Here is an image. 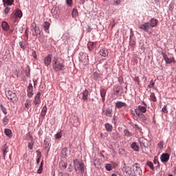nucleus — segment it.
Returning <instances> with one entry per match:
<instances>
[{"label":"nucleus","instance_id":"1","mask_svg":"<svg viewBox=\"0 0 176 176\" xmlns=\"http://www.w3.org/2000/svg\"><path fill=\"white\" fill-rule=\"evenodd\" d=\"M132 176H142V170H141V165L138 163L134 164L132 167Z\"/></svg>","mask_w":176,"mask_h":176},{"label":"nucleus","instance_id":"2","mask_svg":"<svg viewBox=\"0 0 176 176\" xmlns=\"http://www.w3.org/2000/svg\"><path fill=\"white\" fill-rule=\"evenodd\" d=\"M6 96L11 102H16L17 101V95L12 91H6Z\"/></svg>","mask_w":176,"mask_h":176},{"label":"nucleus","instance_id":"3","mask_svg":"<svg viewBox=\"0 0 176 176\" xmlns=\"http://www.w3.org/2000/svg\"><path fill=\"white\" fill-rule=\"evenodd\" d=\"M147 109L146 107L139 105L138 107L135 109V112L136 115H140L141 113H146Z\"/></svg>","mask_w":176,"mask_h":176},{"label":"nucleus","instance_id":"4","mask_svg":"<svg viewBox=\"0 0 176 176\" xmlns=\"http://www.w3.org/2000/svg\"><path fill=\"white\" fill-rule=\"evenodd\" d=\"M139 28L142 30V31H144V32H149V30H151V25L149 24V22H146L140 25Z\"/></svg>","mask_w":176,"mask_h":176},{"label":"nucleus","instance_id":"5","mask_svg":"<svg viewBox=\"0 0 176 176\" xmlns=\"http://www.w3.org/2000/svg\"><path fill=\"white\" fill-rule=\"evenodd\" d=\"M12 19H21L23 17V12L21 10L16 9L14 13L11 14Z\"/></svg>","mask_w":176,"mask_h":176},{"label":"nucleus","instance_id":"6","mask_svg":"<svg viewBox=\"0 0 176 176\" xmlns=\"http://www.w3.org/2000/svg\"><path fill=\"white\" fill-rule=\"evenodd\" d=\"M27 96L29 98H32V96H34V87H32V83H29L27 89Z\"/></svg>","mask_w":176,"mask_h":176},{"label":"nucleus","instance_id":"7","mask_svg":"<svg viewBox=\"0 0 176 176\" xmlns=\"http://www.w3.org/2000/svg\"><path fill=\"white\" fill-rule=\"evenodd\" d=\"M122 171L125 173L126 176H133V169L129 166H123Z\"/></svg>","mask_w":176,"mask_h":176},{"label":"nucleus","instance_id":"8","mask_svg":"<svg viewBox=\"0 0 176 176\" xmlns=\"http://www.w3.org/2000/svg\"><path fill=\"white\" fill-rule=\"evenodd\" d=\"M64 67H65V65L63 63H56V65H54V66H52L53 69H54V71H56V72H60V71H62L63 68H64Z\"/></svg>","mask_w":176,"mask_h":176},{"label":"nucleus","instance_id":"9","mask_svg":"<svg viewBox=\"0 0 176 176\" xmlns=\"http://www.w3.org/2000/svg\"><path fill=\"white\" fill-rule=\"evenodd\" d=\"M138 141L142 149H145V148H146V142H148V140L144 138H140L138 139Z\"/></svg>","mask_w":176,"mask_h":176},{"label":"nucleus","instance_id":"10","mask_svg":"<svg viewBox=\"0 0 176 176\" xmlns=\"http://www.w3.org/2000/svg\"><path fill=\"white\" fill-rule=\"evenodd\" d=\"M41 102V93L38 91L36 96L34 97V100L33 101L34 105H39Z\"/></svg>","mask_w":176,"mask_h":176},{"label":"nucleus","instance_id":"11","mask_svg":"<svg viewBox=\"0 0 176 176\" xmlns=\"http://www.w3.org/2000/svg\"><path fill=\"white\" fill-rule=\"evenodd\" d=\"M160 159L162 163H167V162L170 160V155H168V153H163L161 155Z\"/></svg>","mask_w":176,"mask_h":176},{"label":"nucleus","instance_id":"12","mask_svg":"<svg viewBox=\"0 0 176 176\" xmlns=\"http://www.w3.org/2000/svg\"><path fill=\"white\" fill-rule=\"evenodd\" d=\"M44 64L45 67H49L50 64H52V55L48 54L45 58H44Z\"/></svg>","mask_w":176,"mask_h":176},{"label":"nucleus","instance_id":"13","mask_svg":"<svg viewBox=\"0 0 176 176\" xmlns=\"http://www.w3.org/2000/svg\"><path fill=\"white\" fill-rule=\"evenodd\" d=\"M112 112L113 110L112 108L111 107L107 108L104 110H103V114L105 116H108L109 118H112Z\"/></svg>","mask_w":176,"mask_h":176},{"label":"nucleus","instance_id":"14","mask_svg":"<svg viewBox=\"0 0 176 176\" xmlns=\"http://www.w3.org/2000/svg\"><path fill=\"white\" fill-rule=\"evenodd\" d=\"M80 60L84 65L89 64V56L86 54L81 56Z\"/></svg>","mask_w":176,"mask_h":176},{"label":"nucleus","instance_id":"15","mask_svg":"<svg viewBox=\"0 0 176 176\" xmlns=\"http://www.w3.org/2000/svg\"><path fill=\"white\" fill-rule=\"evenodd\" d=\"M162 56L166 64H171V63H173V58H168V56H167V54L166 53L162 52Z\"/></svg>","mask_w":176,"mask_h":176},{"label":"nucleus","instance_id":"16","mask_svg":"<svg viewBox=\"0 0 176 176\" xmlns=\"http://www.w3.org/2000/svg\"><path fill=\"white\" fill-rule=\"evenodd\" d=\"M97 42H91L89 41L87 43V47L89 49V52H91V50H93L94 49H95L96 46H97Z\"/></svg>","mask_w":176,"mask_h":176},{"label":"nucleus","instance_id":"17","mask_svg":"<svg viewBox=\"0 0 176 176\" xmlns=\"http://www.w3.org/2000/svg\"><path fill=\"white\" fill-rule=\"evenodd\" d=\"M159 23V21L155 18H153L150 20V28L151 27H156L157 25V23Z\"/></svg>","mask_w":176,"mask_h":176},{"label":"nucleus","instance_id":"18","mask_svg":"<svg viewBox=\"0 0 176 176\" xmlns=\"http://www.w3.org/2000/svg\"><path fill=\"white\" fill-rule=\"evenodd\" d=\"M126 107H127V104L122 101H118L116 103V108H126Z\"/></svg>","mask_w":176,"mask_h":176},{"label":"nucleus","instance_id":"19","mask_svg":"<svg viewBox=\"0 0 176 176\" xmlns=\"http://www.w3.org/2000/svg\"><path fill=\"white\" fill-rule=\"evenodd\" d=\"M1 151L3 153V157L5 159V157H6V155L8 153V152H9V147H8L7 144H4L2 148H1Z\"/></svg>","mask_w":176,"mask_h":176},{"label":"nucleus","instance_id":"20","mask_svg":"<svg viewBox=\"0 0 176 176\" xmlns=\"http://www.w3.org/2000/svg\"><path fill=\"white\" fill-rule=\"evenodd\" d=\"M87 97H89V90L85 89L82 93V100H83L84 101H87Z\"/></svg>","mask_w":176,"mask_h":176},{"label":"nucleus","instance_id":"21","mask_svg":"<svg viewBox=\"0 0 176 176\" xmlns=\"http://www.w3.org/2000/svg\"><path fill=\"white\" fill-rule=\"evenodd\" d=\"M100 91L102 101H105V96H107V89L102 88L100 89Z\"/></svg>","mask_w":176,"mask_h":176},{"label":"nucleus","instance_id":"22","mask_svg":"<svg viewBox=\"0 0 176 176\" xmlns=\"http://www.w3.org/2000/svg\"><path fill=\"white\" fill-rule=\"evenodd\" d=\"M99 54L102 57H107L108 56V50H107L105 48H102L100 50Z\"/></svg>","mask_w":176,"mask_h":176},{"label":"nucleus","instance_id":"23","mask_svg":"<svg viewBox=\"0 0 176 176\" xmlns=\"http://www.w3.org/2000/svg\"><path fill=\"white\" fill-rule=\"evenodd\" d=\"M3 6L5 8V9H4V14H9L10 13V8H9L8 6H12V5L6 4L5 6V3H3Z\"/></svg>","mask_w":176,"mask_h":176},{"label":"nucleus","instance_id":"24","mask_svg":"<svg viewBox=\"0 0 176 176\" xmlns=\"http://www.w3.org/2000/svg\"><path fill=\"white\" fill-rule=\"evenodd\" d=\"M1 28L3 31H9V24H8V22L6 21L2 22Z\"/></svg>","mask_w":176,"mask_h":176},{"label":"nucleus","instance_id":"25","mask_svg":"<svg viewBox=\"0 0 176 176\" xmlns=\"http://www.w3.org/2000/svg\"><path fill=\"white\" fill-rule=\"evenodd\" d=\"M131 148L135 151V152H140V146L137 145L136 142H133L131 144Z\"/></svg>","mask_w":176,"mask_h":176},{"label":"nucleus","instance_id":"26","mask_svg":"<svg viewBox=\"0 0 176 176\" xmlns=\"http://www.w3.org/2000/svg\"><path fill=\"white\" fill-rule=\"evenodd\" d=\"M43 28L44 31H49V28H50V23L47 21L44 22Z\"/></svg>","mask_w":176,"mask_h":176},{"label":"nucleus","instance_id":"27","mask_svg":"<svg viewBox=\"0 0 176 176\" xmlns=\"http://www.w3.org/2000/svg\"><path fill=\"white\" fill-rule=\"evenodd\" d=\"M104 127H105L107 131H108L109 133H111V131H112L113 126L111 124L106 123L104 124Z\"/></svg>","mask_w":176,"mask_h":176},{"label":"nucleus","instance_id":"28","mask_svg":"<svg viewBox=\"0 0 176 176\" xmlns=\"http://www.w3.org/2000/svg\"><path fill=\"white\" fill-rule=\"evenodd\" d=\"M80 165V162H79V160H74V167L76 170V171L79 168V166Z\"/></svg>","mask_w":176,"mask_h":176},{"label":"nucleus","instance_id":"29","mask_svg":"<svg viewBox=\"0 0 176 176\" xmlns=\"http://www.w3.org/2000/svg\"><path fill=\"white\" fill-rule=\"evenodd\" d=\"M3 2L4 3V6H6V5H13L14 0H3Z\"/></svg>","mask_w":176,"mask_h":176},{"label":"nucleus","instance_id":"30","mask_svg":"<svg viewBox=\"0 0 176 176\" xmlns=\"http://www.w3.org/2000/svg\"><path fill=\"white\" fill-rule=\"evenodd\" d=\"M31 100L30 99H27L25 102V108H27V109H30V107H31Z\"/></svg>","mask_w":176,"mask_h":176},{"label":"nucleus","instance_id":"31","mask_svg":"<svg viewBox=\"0 0 176 176\" xmlns=\"http://www.w3.org/2000/svg\"><path fill=\"white\" fill-rule=\"evenodd\" d=\"M72 16L74 19L78 17V10H76V8L73 9Z\"/></svg>","mask_w":176,"mask_h":176},{"label":"nucleus","instance_id":"32","mask_svg":"<svg viewBox=\"0 0 176 176\" xmlns=\"http://www.w3.org/2000/svg\"><path fill=\"white\" fill-rule=\"evenodd\" d=\"M0 108L4 115H8V110L6 109V107L3 106V104H0Z\"/></svg>","mask_w":176,"mask_h":176},{"label":"nucleus","instance_id":"33","mask_svg":"<svg viewBox=\"0 0 176 176\" xmlns=\"http://www.w3.org/2000/svg\"><path fill=\"white\" fill-rule=\"evenodd\" d=\"M137 116L141 119V120H142V122H145V120H146V117L143 113L137 114Z\"/></svg>","mask_w":176,"mask_h":176},{"label":"nucleus","instance_id":"34","mask_svg":"<svg viewBox=\"0 0 176 176\" xmlns=\"http://www.w3.org/2000/svg\"><path fill=\"white\" fill-rule=\"evenodd\" d=\"M4 133L8 137H12V131L10 129H6Z\"/></svg>","mask_w":176,"mask_h":176},{"label":"nucleus","instance_id":"35","mask_svg":"<svg viewBox=\"0 0 176 176\" xmlns=\"http://www.w3.org/2000/svg\"><path fill=\"white\" fill-rule=\"evenodd\" d=\"M150 97H151V101H153V102H156V101H157V99L156 98V96H155V93H151Z\"/></svg>","mask_w":176,"mask_h":176},{"label":"nucleus","instance_id":"36","mask_svg":"<svg viewBox=\"0 0 176 176\" xmlns=\"http://www.w3.org/2000/svg\"><path fill=\"white\" fill-rule=\"evenodd\" d=\"M78 168L80 170L81 173H85V164L80 162Z\"/></svg>","mask_w":176,"mask_h":176},{"label":"nucleus","instance_id":"37","mask_svg":"<svg viewBox=\"0 0 176 176\" xmlns=\"http://www.w3.org/2000/svg\"><path fill=\"white\" fill-rule=\"evenodd\" d=\"M43 170V162L41 163L39 168L37 170L38 174H42V170Z\"/></svg>","mask_w":176,"mask_h":176},{"label":"nucleus","instance_id":"38","mask_svg":"<svg viewBox=\"0 0 176 176\" xmlns=\"http://www.w3.org/2000/svg\"><path fill=\"white\" fill-rule=\"evenodd\" d=\"M115 94H119L120 92V86L117 85L114 87Z\"/></svg>","mask_w":176,"mask_h":176},{"label":"nucleus","instance_id":"39","mask_svg":"<svg viewBox=\"0 0 176 176\" xmlns=\"http://www.w3.org/2000/svg\"><path fill=\"white\" fill-rule=\"evenodd\" d=\"M146 164L151 170H155V166H153V163H152V162L148 161Z\"/></svg>","mask_w":176,"mask_h":176},{"label":"nucleus","instance_id":"40","mask_svg":"<svg viewBox=\"0 0 176 176\" xmlns=\"http://www.w3.org/2000/svg\"><path fill=\"white\" fill-rule=\"evenodd\" d=\"M153 163H154V164H157V166L158 167L160 166V164L159 163V160H158L157 157H156V156L154 157Z\"/></svg>","mask_w":176,"mask_h":176},{"label":"nucleus","instance_id":"41","mask_svg":"<svg viewBox=\"0 0 176 176\" xmlns=\"http://www.w3.org/2000/svg\"><path fill=\"white\" fill-rule=\"evenodd\" d=\"M124 133L125 137H131V133L127 129L124 130Z\"/></svg>","mask_w":176,"mask_h":176},{"label":"nucleus","instance_id":"42","mask_svg":"<svg viewBox=\"0 0 176 176\" xmlns=\"http://www.w3.org/2000/svg\"><path fill=\"white\" fill-rule=\"evenodd\" d=\"M19 46L21 49H23V50H25V49L27 48L25 47V43H24V42L23 41L19 42Z\"/></svg>","mask_w":176,"mask_h":176},{"label":"nucleus","instance_id":"43","mask_svg":"<svg viewBox=\"0 0 176 176\" xmlns=\"http://www.w3.org/2000/svg\"><path fill=\"white\" fill-rule=\"evenodd\" d=\"M34 32L36 34V35L38 36V35H39V34H41V30H39V28H36V26H35L34 28Z\"/></svg>","mask_w":176,"mask_h":176},{"label":"nucleus","instance_id":"44","mask_svg":"<svg viewBox=\"0 0 176 176\" xmlns=\"http://www.w3.org/2000/svg\"><path fill=\"white\" fill-rule=\"evenodd\" d=\"M62 155L63 156H68V150L67 148L62 149Z\"/></svg>","mask_w":176,"mask_h":176},{"label":"nucleus","instance_id":"45","mask_svg":"<svg viewBox=\"0 0 176 176\" xmlns=\"http://www.w3.org/2000/svg\"><path fill=\"white\" fill-rule=\"evenodd\" d=\"M3 123L4 126H6V124H8V123H9V119H8V117L5 116L3 118Z\"/></svg>","mask_w":176,"mask_h":176},{"label":"nucleus","instance_id":"46","mask_svg":"<svg viewBox=\"0 0 176 176\" xmlns=\"http://www.w3.org/2000/svg\"><path fill=\"white\" fill-rule=\"evenodd\" d=\"M105 168L107 171H111V170H112V165L111 164H107L105 166Z\"/></svg>","mask_w":176,"mask_h":176},{"label":"nucleus","instance_id":"47","mask_svg":"<svg viewBox=\"0 0 176 176\" xmlns=\"http://www.w3.org/2000/svg\"><path fill=\"white\" fill-rule=\"evenodd\" d=\"M155 86V82H153V80H151L150 81L149 85H148V87H149L150 89H152V87H153Z\"/></svg>","mask_w":176,"mask_h":176},{"label":"nucleus","instance_id":"48","mask_svg":"<svg viewBox=\"0 0 176 176\" xmlns=\"http://www.w3.org/2000/svg\"><path fill=\"white\" fill-rule=\"evenodd\" d=\"M61 137H63V133H61V132L58 133L55 135V138H56V140L61 138Z\"/></svg>","mask_w":176,"mask_h":176},{"label":"nucleus","instance_id":"49","mask_svg":"<svg viewBox=\"0 0 176 176\" xmlns=\"http://www.w3.org/2000/svg\"><path fill=\"white\" fill-rule=\"evenodd\" d=\"M119 154L121 155H125L126 151H124V149L123 148H119L118 150Z\"/></svg>","mask_w":176,"mask_h":176},{"label":"nucleus","instance_id":"50","mask_svg":"<svg viewBox=\"0 0 176 176\" xmlns=\"http://www.w3.org/2000/svg\"><path fill=\"white\" fill-rule=\"evenodd\" d=\"M41 156H42V155L41 154V153H38V155H37V159H36V163L37 164H39Z\"/></svg>","mask_w":176,"mask_h":176},{"label":"nucleus","instance_id":"51","mask_svg":"<svg viewBox=\"0 0 176 176\" xmlns=\"http://www.w3.org/2000/svg\"><path fill=\"white\" fill-rule=\"evenodd\" d=\"M58 60V58L57 57H54V60H53V63H52V67H54V65L58 64V63H57V60Z\"/></svg>","mask_w":176,"mask_h":176},{"label":"nucleus","instance_id":"52","mask_svg":"<svg viewBox=\"0 0 176 176\" xmlns=\"http://www.w3.org/2000/svg\"><path fill=\"white\" fill-rule=\"evenodd\" d=\"M74 122L75 123H76V126H79V124H80V122H79V118L78 117L74 119Z\"/></svg>","mask_w":176,"mask_h":176},{"label":"nucleus","instance_id":"53","mask_svg":"<svg viewBox=\"0 0 176 176\" xmlns=\"http://www.w3.org/2000/svg\"><path fill=\"white\" fill-rule=\"evenodd\" d=\"M162 112H164V113H168V111L167 110V106H164L162 108Z\"/></svg>","mask_w":176,"mask_h":176},{"label":"nucleus","instance_id":"54","mask_svg":"<svg viewBox=\"0 0 176 176\" xmlns=\"http://www.w3.org/2000/svg\"><path fill=\"white\" fill-rule=\"evenodd\" d=\"M133 80H135V82H137L138 85H140V78L138 76H136L133 78Z\"/></svg>","mask_w":176,"mask_h":176},{"label":"nucleus","instance_id":"55","mask_svg":"<svg viewBox=\"0 0 176 176\" xmlns=\"http://www.w3.org/2000/svg\"><path fill=\"white\" fill-rule=\"evenodd\" d=\"M100 78V74L98 73H94V79H98Z\"/></svg>","mask_w":176,"mask_h":176},{"label":"nucleus","instance_id":"56","mask_svg":"<svg viewBox=\"0 0 176 176\" xmlns=\"http://www.w3.org/2000/svg\"><path fill=\"white\" fill-rule=\"evenodd\" d=\"M158 147L160 148V149H163V142L161 141L158 143Z\"/></svg>","mask_w":176,"mask_h":176},{"label":"nucleus","instance_id":"57","mask_svg":"<svg viewBox=\"0 0 176 176\" xmlns=\"http://www.w3.org/2000/svg\"><path fill=\"white\" fill-rule=\"evenodd\" d=\"M120 3H122V0H116L115 2H114V5H120Z\"/></svg>","mask_w":176,"mask_h":176},{"label":"nucleus","instance_id":"58","mask_svg":"<svg viewBox=\"0 0 176 176\" xmlns=\"http://www.w3.org/2000/svg\"><path fill=\"white\" fill-rule=\"evenodd\" d=\"M119 83H123V77L120 76L118 78Z\"/></svg>","mask_w":176,"mask_h":176},{"label":"nucleus","instance_id":"59","mask_svg":"<svg viewBox=\"0 0 176 176\" xmlns=\"http://www.w3.org/2000/svg\"><path fill=\"white\" fill-rule=\"evenodd\" d=\"M42 111H43V112H45V113L47 112V107H46V105H45V106L43 107Z\"/></svg>","mask_w":176,"mask_h":176},{"label":"nucleus","instance_id":"60","mask_svg":"<svg viewBox=\"0 0 176 176\" xmlns=\"http://www.w3.org/2000/svg\"><path fill=\"white\" fill-rule=\"evenodd\" d=\"M66 2L69 6H71V5H72V0H66Z\"/></svg>","mask_w":176,"mask_h":176},{"label":"nucleus","instance_id":"61","mask_svg":"<svg viewBox=\"0 0 176 176\" xmlns=\"http://www.w3.org/2000/svg\"><path fill=\"white\" fill-rule=\"evenodd\" d=\"M34 144L31 142L28 143V148L32 149Z\"/></svg>","mask_w":176,"mask_h":176},{"label":"nucleus","instance_id":"62","mask_svg":"<svg viewBox=\"0 0 176 176\" xmlns=\"http://www.w3.org/2000/svg\"><path fill=\"white\" fill-rule=\"evenodd\" d=\"M46 112L45 111H41V116L43 117V118H45V116H46Z\"/></svg>","mask_w":176,"mask_h":176},{"label":"nucleus","instance_id":"63","mask_svg":"<svg viewBox=\"0 0 176 176\" xmlns=\"http://www.w3.org/2000/svg\"><path fill=\"white\" fill-rule=\"evenodd\" d=\"M32 56H33L34 58H36V52L33 51Z\"/></svg>","mask_w":176,"mask_h":176},{"label":"nucleus","instance_id":"64","mask_svg":"<svg viewBox=\"0 0 176 176\" xmlns=\"http://www.w3.org/2000/svg\"><path fill=\"white\" fill-rule=\"evenodd\" d=\"M91 28L90 26L88 27L87 30V32H91Z\"/></svg>","mask_w":176,"mask_h":176}]
</instances>
